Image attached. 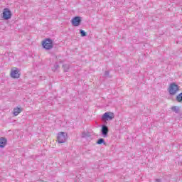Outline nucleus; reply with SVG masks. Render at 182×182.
Masks as SVG:
<instances>
[{
  "instance_id": "15",
  "label": "nucleus",
  "mask_w": 182,
  "mask_h": 182,
  "mask_svg": "<svg viewBox=\"0 0 182 182\" xmlns=\"http://www.w3.org/2000/svg\"><path fill=\"white\" fill-rule=\"evenodd\" d=\"M80 36H81L82 38H85V36H87V33H86V31H85L82 30V29H80Z\"/></svg>"
},
{
  "instance_id": "1",
  "label": "nucleus",
  "mask_w": 182,
  "mask_h": 182,
  "mask_svg": "<svg viewBox=\"0 0 182 182\" xmlns=\"http://www.w3.org/2000/svg\"><path fill=\"white\" fill-rule=\"evenodd\" d=\"M42 46L46 50H50L53 48V41L50 38H46L45 41L42 42Z\"/></svg>"
},
{
  "instance_id": "14",
  "label": "nucleus",
  "mask_w": 182,
  "mask_h": 182,
  "mask_svg": "<svg viewBox=\"0 0 182 182\" xmlns=\"http://www.w3.org/2000/svg\"><path fill=\"white\" fill-rule=\"evenodd\" d=\"M176 101L178 102V103H181L182 102V92L179 93L176 98Z\"/></svg>"
},
{
  "instance_id": "16",
  "label": "nucleus",
  "mask_w": 182,
  "mask_h": 182,
  "mask_svg": "<svg viewBox=\"0 0 182 182\" xmlns=\"http://www.w3.org/2000/svg\"><path fill=\"white\" fill-rule=\"evenodd\" d=\"M58 68L59 64H58V63H55L53 65V68H52L53 72H56Z\"/></svg>"
},
{
  "instance_id": "7",
  "label": "nucleus",
  "mask_w": 182,
  "mask_h": 182,
  "mask_svg": "<svg viewBox=\"0 0 182 182\" xmlns=\"http://www.w3.org/2000/svg\"><path fill=\"white\" fill-rule=\"evenodd\" d=\"M101 134L103 137H107V134H109V127L106 124H102L101 127Z\"/></svg>"
},
{
  "instance_id": "8",
  "label": "nucleus",
  "mask_w": 182,
  "mask_h": 182,
  "mask_svg": "<svg viewBox=\"0 0 182 182\" xmlns=\"http://www.w3.org/2000/svg\"><path fill=\"white\" fill-rule=\"evenodd\" d=\"M11 76L13 79H19L21 74H19V70L15 68V70H12L11 73Z\"/></svg>"
},
{
  "instance_id": "3",
  "label": "nucleus",
  "mask_w": 182,
  "mask_h": 182,
  "mask_svg": "<svg viewBox=\"0 0 182 182\" xmlns=\"http://www.w3.org/2000/svg\"><path fill=\"white\" fill-rule=\"evenodd\" d=\"M2 18L4 21H9L12 18V11L8 8L4 9Z\"/></svg>"
},
{
  "instance_id": "17",
  "label": "nucleus",
  "mask_w": 182,
  "mask_h": 182,
  "mask_svg": "<svg viewBox=\"0 0 182 182\" xmlns=\"http://www.w3.org/2000/svg\"><path fill=\"white\" fill-rule=\"evenodd\" d=\"M104 75H105V77H109V71H107V70L105 71Z\"/></svg>"
},
{
  "instance_id": "18",
  "label": "nucleus",
  "mask_w": 182,
  "mask_h": 182,
  "mask_svg": "<svg viewBox=\"0 0 182 182\" xmlns=\"http://www.w3.org/2000/svg\"><path fill=\"white\" fill-rule=\"evenodd\" d=\"M155 182H163V181H161V179L160 178H156L155 179Z\"/></svg>"
},
{
  "instance_id": "10",
  "label": "nucleus",
  "mask_w": 182,
  "mask_h": 182,
  "mask_svg": "<svg viewBox=\"0 0 182 182\" xmlns=\"http://www.w3.org/2000/svg\"><path fill=\"white\" fill-rule=\"evenodd\" d=\"M23 109L21 107H16L14 109L13 114L15 116H18L20 113H22Z\"/></svg>"
},
{
  "instance_id": "6",
  "label": "nucleus",
  "mask_w": 182,
  "mask_h": 182,
  "mask_svg": "<svg viewBox=\"0 0 182 182\" xmlns=\"http://www.w3.org/2000/svg\"><path fill=\"white\" fill-rule=\"evenodd\" d=\"M71 23L73 26H79L82 23V17L75 16L72 18Z\"/></svg>"
},
{
  "instance_id": "4",
  "label": "nucleus",
  "mask_w": 182,
  "mask_h": 182,
  "mask_svg": "<svg viewBox=\"0 0 182 182\" xmlns=\"http://www.w3.org/2000/svg\"><path fill=\"white\" fill-rule=\"evenodd\" d=\"M68 139L66 132H60L57 136V141L60 144L65 143Z\"/></svg>"
},
{
  "instance_id": "12",
  "label": "nucleus",
  "mask_w": 182,
  "mask_h": 182,
  "mask_svg": "<svg viewBox=\"0 0 182 182\" xmlns=\"http://www.w3.org/2000/svg\"><path fill=\"white\" fill-rule=\"evenodd\" d=\"M97 144H104V146H106V141H105V139L103 138H100L97 141Z\"/></svg>"
},
{
  "instance_id": "13",
  "label": "nucleus",
  "mask_w": 182,
  "mask_h": 182,
  "mask_svg": "<svg viewBox=\"0 0 182 182\" xmlns=\"http://www.w3.org/2000/svg\"><path fill=\"white\" fill-rule=\"evenodd\" d=\"M62 68L64 72H68L69 69H70V66L68 64H63Z\"/></svg>"
},
{
  "instance_id": "19",
  "label": "nucleus",
  "mask_w": 182,
  "mask_h": 182,
  "mask_svg": "<svg viewBox=\"0 0 182 182\" xmlns=\"http://www.w3.org/2000/svg\"><path fill=\"white\" fill-rule=\"evenodd\" d=\"M82 137H85V133L82 134Z\"/></svg>"
},
{
  "instance_id": "2",
  "label": "nucleus",
  "mask_w": 182,
  "mask_h": 182,
  "mask_svg": "<svg viewBox=\"0 0 182 182\" xmlns=\"http://www.w3.org/2000/svg\"><path fill=\"white\" fill-rule=\"evenodd\" d=\"M178 90H180V87L178 85L176 84V82H172L170 84L168 92L171 96H174V95H176Z\"/></svg>"
},
{
  "instance_id": "5",
  "label": "nucleus",
  "mask_w": 182,
  "mask_h": 182,
  "mask_svg": "<svg viewBox=\"0 0 182 182\" xmlns=\"http://www.w3.org/2000/svg\"><path fill=\"white\" fill-rule=\"evenodd\" d=\"M102 119V120H106L107 122L109 120H113V119H114V113L107 112L105 114H103Z\"/></svg>"
},
{
  "instance_id": "11",
  "label": "nucleus",
  "mask_w": 182,
  "mask_h": 182,
  "mask_svg": "<svg viewBox=\"0 0 182 182\" xmlns=\"http://www.w3.org/2000/svg\"><path fill=\"white\" fill-rule=\"evenodd\" d=\"M171 110L174 113H176V114H178L180 113V107L178 106H173L171 107Z\"/></svg>"
},
{
  "instance_id": "9",
  "label": "nucleus",
  "mask_w": 182,
  "mask_h": 182,
  "mask_svg": "<svg viewBox=\"0 0 182 182\" xmlns=\"http://www.w3.org/2000/svg\"><path fill=\"white\" fill-rule=\"evenodd\" d=\"M7 141H8V140L6 139V138L1 137L0 138V148L4 149V147H5V146H6Z\"/></svg>"
}]
</instances>
